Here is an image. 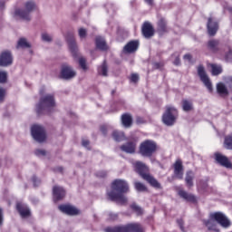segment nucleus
<instances>
[{
	"label": "nucleus",
	"mask_w": 232,
	"mask_h": 232,
	"mask_svg": "<svg viewBox=\"0 0 232 232\" xmlns=\"http://www.w3.org/2000/svg\"><path fill=\"white\" fill-rule=\"evenodd\" d=\"M128 191H130V186L126 180L115 179L111 184V190L108 191V197L118 204H126L128 198L124 197V193H128Z\"/></svg>",
	"instance_id": "f257e3e1"
},
{
	"label": "nucleus",
	"mask_w": 232,
	"mask_h": 232,
	"mask_svg": "<svg viewBox=\"0 0 232 232\" xmlns=\"http://www.w3.org/2000/svg\"><path fill=\"white\" fill-rule=\"evenodd\" d=\"M217 222L221 227L227 228L231 226V220L222 212H214L209 215V219L205 220L204 224L209 231H218Z\"/></svg>",
	"instance_id": "f03ea898"
},
{
	"label": "nucleus",
	"mask_w": 232,
	"mask_h": 232,
	"mask_svg": "<svg viewBox=\"0 0 232 232\" xmlns=\"http://www.w3.org/2000/svg\"><path fill=\"white\" fill-rule=\"evenodd\" d=\"M37 10V5L34 1H28L24 4V9H15L13 15L14 19H23V21H30L32 19V12Z\"/></svg>",
	"instance_id": "7ed1b4c3"
},
{
	"label": "nucleus",
	"mask_w": 232,
	"mask_h": 232,
	"mask_svg": "<svg viewBox=\"0 0 232 232\" xmlns=\"http://www.w3.org/2000/svg\"><path fill=\"white\" fill-rule=\"evenodd\" d=\"M134 168L138 171V173L142 177V179L149 182L150 186H152L153 188H160V184H159V181H157V179H155L150 174L146 173L148 171V167H146L144 163L140 161H136L134 163Z\"/></svg>",
	"instance_id": "20e7f679"
},
{
	"label": "nucleus",
	"mask_w": 232,
	"mask_h": 232,
	"mask_svg": "<svg viewBox=\"0 0 232 232\" xmlns=\"http://www.w3.org/2000/svg\"><path fill=\"white\" fill-rule=\"evenodd\" d=\"M55 106V100L53 95H45L41 98L40 102L38 103L36 110L38 113H46L51 111L52 108Z\"/></svg>",
	"instance_id": "39448f33"
},
{
	"label": "nucleus",
	"mask_w": 232,
	"mask_h": 232,
	"mask_svg": "<svg viewBox=\"0 0 232 232\" xmlns=\"http://www.w3.org/2000/svg\"><path fill=\"white\" fill-rule=\"evenodd\" d=\"M105 232H144V229L140 224L131 223L122 227H107Z\"/></svg>",
	"instance_id": "423d86ee"
},
{
	"label": "nucleus",
	"mask_w": 232,
	"mask_h": 232,
	"mask_svg": "<svg viewBox=\"0 0 232 232\" xmlns=\"http://www.w3.org/2000/svg\"><path fill=\"white\" fill-rule=\"evenodd\" d=\"M177 117H179V111H177V109L168 106L165 113L162 116V121L164 124H166V126H173L177 121Z\"/></svg>",
	"instance_id": "0eeeda50"
},
{
	"label": "nucleus",
	"mask_w": 232,
	"mask_h": 232,
	"mask_svg": "<svg viewBox=\"0 0 232 232\" xmlns=\"http://www.w3.org/2000/svg\"><path fill=\"white\" fill-rule=\"evenodd\" d=\"M157 150V144L153 140H145L140 144V152L143 157H151Z\"/></svg>",
	"instance_id": "6e6552de"
},
{
	"label": "nucleus",
	"mask_w": 232,
	"mask_h": 232,
	"mask_svg": "<svg viewBox=\"0 0 232 232\" xmlns=\"http://www.w3.org/2000/svg\"><path fill=\"white\" fill-rule=\"evenodd\" d=\"M31 133L34 140H37V142H44V140H46V132L40 125H33L31 128Z\"/></svg>",
	"instance_id": "1a4fd4ad"
},
{
	"label": "nucleus",
	"mask_w": 232,
	"mask_h": 232,
	"mask_svg": "<svg viewBox=\"0 0 232 232\" xmlns=\"http://www.w3.org/2000/svg\"><path fill=\"white\" fill-rule=\"evenodd\" d=\"M198 73L202 82L205 84L206 88H208V92H213V85L211 84V81L209 80V77H208V74H206L204 66L199 65L198 67Z\"/></svg>",
	"instance_id": "9d476101"
},
{
	"label": "nucleus",
	"mask_w": 232,
	"mask_h": 232,
	"mask_svg": "<svg viewBox=\"0 0 232 232\" xmlns=\"http://www.w3.org/2000/svg\"><path fill=\"white\" fill-rule=\"evenodd\" d=\"M76 75H77V72L70 65H63L61 70V74H60L62 79L70 81V79H73V77H75Z\"/></svg>",
	"instance_id": "9b49d317"
},
{
	"label": "nucleus",
	"mask_w": 232,
	"mask_h": 232,
	"mask_svg": "<svg viewBox=\"0 0 232 232\" xmlns=\"http://www.w3.org/2000/svg\"><path fill=\"white\" fill-rule=\"evenodd\" d=\"M14 62L12 53L9 51H4L0 55V66H10Z\"/></svg>",
	"instance_id": "f8f14e48"
},
{
	"label": "nucleus",
	"mask_w": 232,
	"mask_h": 232,
	"mask_svg": "<svg viewBox=\"0 0 232 232\" xmlns=\"http://www.w3.org/2000/svg\"><path fill=\"white\" fill-rule=\"evenodd\" d=\"M59 209L62 213H65V215H79V209L71 205H61Z\"/></svg>",
	"instance_id": "ddd939ff"
},
{
	"label": "nucleus",
	"mask_w": 232,
	"mask_h": 232,
	"mask_svg": "<svg viewBox=\"0 0 232 232\" xmlns=\"http://www.w3.org/2000/svg\"><path fill=\"white\" fill-rule=\"evenodd\" d=\"M215 160H217V162H218V164H220L221 166H224L225 168H232V163L231 161H229L227 157L220 153L215 154Z\"/></svg>",
	"instance_id": "4468645a"
},
{
	"label": "nucleus",
	"mask_w": 232,
	"mask_h": 232,
	"mask_svg": "<svg viewBox=\"0 0 232 232\" xmlns=\"http://www.w3.org/2000/svg\"><path fill=\"white\" fill-rule=\"evenodd\" d=\"M139 48V41H131L128 43L123 49L125 53H133V52H137Z\"/></svg>",
	"instance_id": "2eb2a0df"
},
{
	"label": "nucleus",
	"mask_w": 232,
	"mask_h": 232,
	"mask_svg": "<svg viewBox=\"0 0 232 232\" xmlns=\"http://www.w3.org/2000/svg\"><path fill=\"white\" fill-rule=\"evenodd\" d=\"M153 34H155L153 26H151L150 23H145L142 26V34L144 37H146V39H150V37H153Z\"/></svg>",
	"instance_id": "dca6fc26"
},
{
	"label": "nucleus",
	"mask_w": 232,
	"mask_h": 232,
	"mask_svg": "<svg viewBox=\"0 0 232 232\" xmlns=\"http://www.w3.org/2000/svg\"><path fill=\"white\" fill-rule=\"evenodd\" d=\"M53 195L54 200H61V198H64V195H66V192L64 191V188L63 187H53Z\"/></svg>",
	"instance_id": "f3484780"
},
{
	"label": "nucleus",
	"mask_w": 232,
	"mask_h": 232,
	"mask_svg": "<svg viewBox=\"0 0 232 232\" xmlns=\"http://www.w3.org/2000/svg\"><path fill=\"white\" fill-rule=\"evenodd\" d=\"M174 175L178 179H182V175H184L183 169H182V160H178L174 163Z\"/></svg>",
	"instance_id": "a211bd4d"
},
{
	"label": "nucleus",
	"mask_w": 232,
	"mask_h": 232,
	"mask_svg": "<svg viewBox=\"0 0 232 232\" xmlns=\"http://www.w3.org/2000/svg\"><path fill=\"white\" fill-rule=\"evenodd\" d=\"M208 30L209 35H215L218 30V24H217V22H213V18H208Z\"/></svg>",
	"instance_id": "6ab92c4d"
},
{
	"label": "nucleus",
	"mask_w": 232,
	"mask_h": 232,
	"mask_svg": "<svg viewBox=\"0 0 232 232\" xmlns=\"http://www.w3.org/2000/svg\"><path fill=\"white\" fill-rule=\"evenodd\" d=\"M17 210L19 211L21 217H23V218H26V217H30V209L28 208V207L24 204L22 203H18L16 205Z\"/></svg>",
	"instance_id": "aec40b11"
},
{
	"label": "nucleus",
	"mask_w": 232,
	"mask_h": 232,
	"mask_svg": "<svg viewBox=\"0 0 232 232\" xmlns=\"http://www.w3.org/2000/svg\"><path fill=\"white\" fill-rule=\"evenodd\" d=\"M137 148V144L135 142H129L121 147V151H125V153H135V149Z\"/></svg>",
	"instance_id": "412c9836"
},
{
	"label": "nucleus",
	"mask_w": 232,
	"mask_h": 232,
	"mask_svg": "<svg viewBox=\"0 0 232 232\" xmlns=\"http://www.w3.org/2000/svg\"><path fill=\"white\" fill-rule=\"evenodd\" d=\"M96 46L99 50H108V45L106 44V40L104 38L98 36L96 37Z\"/></svg>",
	"instance_id": "4be33fe9"
},
{
	"label": "nucleus",
	"mask_w": 232,
	"mask_h": 232,
	"mask_svg": "<svg viewBox=\"0 0 232 232\" xmlns=\"http://www.w3.org/2000/svg\"><path fill=\"white\" fill-rule=\"evenodd\" d=\"M179 197H181V198H184L188 202H195V200H196L195 196L188 194V192H186L184 190H179Z\"/></svg>",
	"instance_id": "5701e85b"
},
{
	"label": "nucleus",
	"mask_w": 232,
	"mask_h": 232,
	"mask_svg": "<svg viewBox=\"0 0 232 232\" xmlns=\"http://www.w3.org/2000/svg\"><path fill=\"white\" fill-rule=\"evenodd\" d=\"M121 121L123 126H125V128H130V126H131V116L130 114H123L121 116Z\"/></svg>",
	"instance_id": "b1692460"
},
{
	"label": "nucleus",
	"mask_w": 232,
	"mask_h": 232,
	"mask_svg": "<svg viewBox=\"0 0 232 232\" xmlns=\"http://www.w3.org/2000/svg\"><path fill=\"white\" fill-rule=\"evenodd\" d=\"M195 178V174L192 171L187 172L186 176V184L188 188H191L193 186V179Z\"/></svg>",
	"instance_id": "393cba45"
},
{
	"label": "nucleus",
	"mask_w": 232,
	"mask_h": 232,
	"mask_svg": "<svg viewBox=\"0 0 232 232\" xmlns=\"http://www.w3.org/2000/svg\"><path fill=\"white\" fill-rule=\"evenodd\" d=\"M210 67L212 75H220V73H222V66L218 64H211Z\"/></svg>",
	"instance_id": "a878e982"
},
{
	"label": "nucleus",
	"mask_w": 232,
	"mask_h": 232,
	"mask_svg": "<svg viewBox=\"0 0 232 232\" xmlns=\"http://www.w3.org/2000/svg\"><path fill=\"white\" fill-rule=\"evenodd\" d=\"M98 73H100V75H103V77L108 75V65H106V62L98 68Z\"/></svg>",
	"instance_id": "bb28decb"
},
{
	"label": "nucleus",
	"mask_w": 232,
	"mask_h": 232,
	"mask_svg": "<svg viewBox=\"0 0 232 232\" xmlns=\"http://www.w3.org/2000/svg\"><path fill=\"white\" fill-rule=\"evenodd\" d=\"M208 47L211 50V52H217V50H218V41L210 40L208 44Z\"/></svg>",
	"instance_id": "cd10ccee"
},
{
	"label": "nucleus",
	"mask_w": 232,
	"mask_h": 232,
	"mask_svg": "<svg viewBox=\"0 0 232 232\" xmlns=\"http://www.w3.org/2000/svg\"><path fill=\"white\" fill-rule=\"evenodd\" d=\"M217 90L218 92L220 93V95H227V89L226 88V85H224V83H218Z\"/></svg>",
	"instance_id": "c85d7f7f"
},
{
	"label": "nucleus",
	"mask_w": 232,
	"mask_h": 232,
	"mask_svg": "<svg viewBox=\"0 0 232 232\" xmlns=\"http://www.w3.org/2000/svg\"><path fill=\"white\" fill-rule=\"evenodd\" d=\"M17 48H30V44L28 43V41H26V39L21 38L18 41Z\"/></svg>",
	"instance_id": "c756f323"
},
{
	"label": "nucleus",
	"mask_w": 232,
	"mask_h": 232,
	"mask_svg": "<svg viewBox=\"0 0 232 232\" xmlns=\"http://www.w3.org/2000/svg\"><path fill=\"white\" fill-rule=\"evenodd\" d=\"M183 110L184 111H191L193 110V103L188 100L183 101Z\"/></svg>",
	"instance_id": "7c9ffc66"
},
{
	"label": "nucleus",
	"mask_w": 232,
	"mask_h": 232,
	"mask_svg": "<svg viewBox=\"0 0 232 232\" xmlns=\"http://www.w3.org/2000/svg\"><path fill=\"white\" fill-rule=\"evenodd\" d=\"M112 137L114 140L117 141L124 140V132H119L117 130H114V132L112 133Z\"/></svg>",
	"instance_id": "2f4dec72"
},
{
	"label": "nucleus",
	"mask_w": 232,
	"mask_h": 232,
	"mask_svg": "<svg viewBox=\"0 0 232 232\" xmlns=\"http://www.w3.org/2000/svg\"><path fill=\"white\" fill-rule=\"evenodd\" d=\"M225 148H227V150H232V134L228 135L225 138Z\"/></svg>",
	"instance_id": "473e14b6"
},
{
	"label": "nucleus",
	"mask_w": 232,
	"mask_h": 232,
	"mask_svg": "<svg viewBox=\"0 0 232 232\" xmlns=\"http://www.w3.org/2000/svg\"><path fill=\"white\" fill-rule=\"evenodd\" d=\"M134 187H135V189H137L138 191H147L148 189L146 186L140 182H135Z\"/></svg>",
	"instance_id": "72a5a7b5"
},
{
	"label": "nucleus",
	"mask_w": 232,
	"mask_h": 232,
	"mask_svg": "<svg viewBox=\"0 0 232 232\" xmlns=\"http://www.w3.org/2000/svg\"><path fill=\"white\" fill-rule=\"evenodd\" d=\"M130 208L133 209V211H135V213H137V215H142V208L137 206V204H132Z\"/></svg>",
	"instance_id": "f704fd0d"
},
{
	"label": "nucleus",
	"mask_w": 232,
	"mask_h": 232,
	"mask_svg": "<svg viewBox=\"0 0 232 232\" xmlns=\"http://www.w3.org/2000/svg\"><path fill=\"white\" fill-rule=\"evenodd\" d=\"M79 64H80L81 68H82V70H88V67L86 66V59L80 58Z\"/></svg>",
	"instance_id": "c9c22d12"
},
{
	"label": "nucleus",
	"mask_w": 232,
	"mask_h": 232,
	"mask_svg": "<svg viewBox=\"0 0 232 232\" xmlns=\"http://www.w3.org/2000/svg\"><path fill=\"white\" fill-rule=\"evenodd\" d=\"M42 39H43V41H45V43H50V41H52V35H50L46 33H44V34H42Z\"/></svg>",
	"instance_id": "e433bc0d"
},
{
	"label": "nucleus",
	"mask_w": 232,
	"mask_h": 232,
	"mask_svg": "<svg viewBox=\"0 0 232 232\" xmlns=\"http://www.w3.org/2000/svg\"><path fill=\"white\" fill-rule=\"evenodd\" d=\"M68 43H69V46L72 50V52H75L76 50V45L75 43L73 42V38H72V40L70 41L69 39H67Z\"/></svg>",
	"instance_id": "4c0bfd02"
},
{
	"label": "nucleus",
	"mask_w": 232,
	"mask_h": 232,
	"mask_svg": "<svg viewBox=\"0 0 232 232\" xmlns=\"http://www.w3.org/2000/svg\"><path fill=\"white\" fill-rule=\"evenodd\" d=\"M7 74L5 72H0V82H6Z\"/></svg>",
	"instance_id": "58836bf2"
},
{
	"label": "nucleus",
	"mask_w": 232,
	"mask_h": 232,
	"mask_svg": "<svg viewBox=\"0 0 232 232\" xmlns=\"http://www.w3.org/2000/svg\"><path fill=\"white\" fill-rule=\"evenodd\" d=\"M79 36L81 39H84V37H86V29L80 28L79 29Z\"/></svg>",
	"instance_id": "ea45409f"
},
{
	"label": "nucleus",
	"mask_w": 232,
	"mask_h": 232,
	"mask_svg": "<svg viewBox=\"0 0 232 232\" xmlns=\"http://www.w3.org/2000/svg\"><path fill=\"white\" fill-rule=\"evenodd\" d=\"M130 81L131 82H137L139 81V74H131Z\"/></svg>",
	"instance_id": "a19ab883"
},
{
	"label": "nucleus",
	"mask_w": 232,
	"mask_h": 232,
	"mask_svg": "<svg viewBox=\"0 0 232 232\" xmlns=\"http://www.w3.org/2000/svg\"><path fill=\"white\" fill-rule=\"evenodd\" d=\"M175 55V60H174V64L176 65V66H179V64H180V59L179 58V53H176V54H174Z\"/></svg>",
	"instance_id": "79ce46f5"
},
{
	"label": "nucleus",
	"mask_w": 232,
	"mask_h": 232,
	"mask_svg": "<svg viewBox=\"0 0 232 232\" xmlns=\"http://www.w3.org/2000/svg\"><path fill=\"white\" fill-rule=\"evenodd\" d=\"M5 94H6V92L5 91V89L0 88V102L5 99Z\"/></svg>",
	"instance_id": "37998d69"
},
{
	"label": "nucleus",
	"mask_w": 232,
	"mask_h": 232,
	"mask_svg": "<svg viewBox=\"0 0 232 232\" xmlns=\"http://www.w3.org/2000/svg\"><path fill=\"white\" fill-rule=\"evenodd\" d=\"M160 28H161V30H164V28H166V21L164 20H160V22L159 23Z\"/></svg>",
	"instance_id": "c03bdc74"
},
{
	"label": "nucleus",
	"mask_w": 232,
	"mask_h": 232,
	"mask_svg": "<svg viewBox=\"0 0 232 232\" xmlns=\"http://www.w3.org/2000/svg\"><path fill=\"white\" fill-rule=\"evenodd\" d=\"M36 155H46V151L44 150H38L35 151Z\"/></svg>",
	"instance_id": "a18cd8bd"
},
{
	"label": "nucleus",
	"mask_w": 232,
	"mask_h": 232,
	"mask_svg": "<svg viewBox=\"0 0 232 232\" xmlns=\"http://www.w3.org/2000/svg\"><path fill=\"white\" fill-rule=\"evenodd\" d=\"M226 60L232 61V51H229L228 54H227Z\"/></svg>",
	"instance_id": "49530a36"
},
{
	"label": "nucleus",
	"mask_w": 232,
	"mask_h": 232,
	"mask_svg": "<svg viewBox=\"0 0 232 232\" xmlns=\"http://www.w3.org/2000/svg\"><path fill=\"white\" fill-rule=\"evenodd\" d=\"M82 146H84V148H88V146H90V141L88 140H83Z\"/></svg>",
	"instance_id": "de8ad7c7"
},
{
	"label": "nucleus",
	"mask_w": 232,
	"mask_h": 232,
	"mask_svg": "<svg viewBox=\"0 0 232 232\" xmlns=\"http://www.w3.org/2000/svg\"><path fill=\"white\" fill-rule=\"evenodd\" d=\"M184 60L185 61H191V54H185L184 55Z\"/></svg>",
	"instance_id": "09e8293b"
},
{
	"label": "nucleus",
	"mask_w": 232,
	"mask_h": 232,
	"mask_svg": "<svg viewBox=\"0 0 232 232\" xmlns=\"http://www.w3.org/2000/svg\"><path fill=\"white\" fill-rule=\"evenodd\" d=\"M33 182H34V186H37V184H39L40 181H39V179H37V178H34Z\"/></svg>",
	"instance_id": "8fccbe9b"
},
{
	"label": "nucleus",
	"mask_w": 232,
	"mask_h": 232,
	"mask_svg": "<svg viewBox=\"0 0 232 232\" xmlns=\"http://www.w3.org/2000/svg\"><path fill=\"white\" fill-rule=\"evenodd\" d=\"M0 224H3V209L0 208Z\"/></svg>",
	"instance_id": "3c124183"
},
{
	"label": "nucleus",
	"mask_w": 232,
	"mask_h": 232,
	"mask_svg": "<svg viewBox=\"0 0 232 232\" xmlns=\"http://www.w3.org/2000/svg\"><path fill=\"white\" fill-rule=\"evenodd\" d=\"M99 177H106V172L102 171V172H99L97 174Z\"/></svg>",
	"instance_id": "603ef678"
},
{
	"label": "nucleus",
	"mask_w": 232,
	"mask_h": 232,
	"mask_svg": "<svg viewBox=\"0 0 232 232\" xmlns=\"http://www.w3.org/2000/svg\"><path fill=\"white\" fill-rule=\"evenodd\" d=\"M145 3H147V5H153V0H145Z\"/></svg>",
	"instance_id": "864d4df0"
},
{
	"label": "nucleus",
	"mask_w": 232,
	"mask_h": 232,
	"mask_svg": "<svg viewBox=\"0 0 232 232\" xmlns=\"http://www.w3.org/2000/svg\"><path fill=\"white\" fill-rule=\"evenodd\" d=\"M180 227V229H182V220L178 221Z\"/></svg>",
	"instance_id": "5fc2aeb1"
},
{
	"label": "nucleus",
	"mask_w": 232,
	"mask_h": 232,
	"mask_svg": "<svg viewBox=\"0 0 232 232\" xmlns=\"http://www.w3.org/2000/svg\"><path fill=\"white\" fill-rule=\"evenodd\" d=\"M117 217V215H112V217L111 218V220H115V218Z\"/></svg>",
	"instance_id": "6e6d98bb"
}]
</instances>
